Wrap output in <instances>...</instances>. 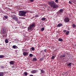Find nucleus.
Listing matches in <instances>:
<instances>
[{
    "instance_id": "f257e3e1",
    "label": "nucleus",
    "mask_w": 76,
    "mask_h": 76,
    "mask_svg": "<svg viewBox=\"0 0 76 76\" xmlns=\"http://www.w3.org/2000/svg\"><path fill=\"white\" fill-rule=\"evenodd\" d=\"M35 27V23H33L28 28V32H29V31H32L33 29Z\"/></svg>"
},
{
    "instance_id": "f03ea898",
    "label": "nucleus",
    "mask_w": 76,
    "mask_h": 76,
    "mask_svg": "<svg viewBox=\"0 0 76 76\" xmlns=\"http://www.w3.org/2000/svg\"><path fill=\"white\" fill-rule=\"evenodd\" d=\"M26 12L24 11H20L18 12V15L20 16H26Z\"/></svg>"
},
{
    "instance_id": "7ed1b4c3",
    "label": "nucleus",
    "mask_w": 76,
    "mask_h": 76,
    "mask_svg": "<svg viewBox=\"0 0 76 76\" xmlns=\"http://www.w3.org/2000/svg\"><path fill=\"white\" fill-rule=\"evenodd\" d=\"M54 1H49L48 2V4L49 5H50L51 7H52L53 4H54Z\"/></svg>"
},
{
    "instance_id": "20e7f679",
    "label": "nucleus",
    "mask_w": 76,
    "mask_h": 76,
    "mask_svg": "<svg viewBox=\"0 0 76 76\" xmlns=\"http://www.w3.org/2000/svg\"><path fill=\"white\" fill-rule=\"evenodd\" d=\"M65 56L66 55H62L60 56V58L61 59H62V60H64V57H65Z\"/></svg>"
},
{
    "instance_id": "39448f33",
    "label": "nucleus",
    "mask_w": 76,
    "mask_h": 76,
    "mask_svg": "<svg viewBox=\"0 0 76 76\" xmlns=\"http://www.w3.org/2000/svg\"><path fill=\"white\" fill-rule=\"evenodd\" d=\"M53 8H57V7H58V5L56 4V3H54L53 6H52Z\"/></svg>"
},
{
    "instance_id": "423d86ee",
    "label": "nucleus",
    "mask_w": 76,
    "mask_h": 76,
    "mask_svg": "<svg viewBox=\"0 0 76 76\" xmlns=\"http://www.w3.org/2000/svg\"><path fill=\"white\" fill-rule=\"evenodd\" d=\"M64 21L65 22H69V18H66L64 19Z\"/></svg>"
},
{
    "instance_id": "0eeeda50",
    "label": "nucleus",
    "mask_w": 76,
    "mask_h": 76,
    "mask_svg": "<svg viewBox=\"0 0 76 76\" xmlns=\"http://www.w3.org/2000/svg\"><path fill=\"white\" fill-rule=\"evenodd\" d=\"M2 34H5L6 33V30L3 29L2 30Z\"/></svg>"
},
{
    "instance_id": "6e6552de",
    "label": "nucleus",
    "mask_w": 76,
    "mask_h": 76,
    "mask_svg": "<svg viewBox=\"0 0 76 76\" xmlns=\"http://www.w3.org/2000/svg\"><path fill=\"white\" fill-rule=\"evenodd\" d=\"M37 72V70H34L31 71V73H36Z\"/></svg>"
},
{
    "instance_id": "1a4fd4ad",
    "label": "nucleus",
    "mask_w": 76,
    "mask_h": 76,
    "mask_svg": "<svg viewBox=\"0 0 76 76\" xmlns=\"http://www.w3.org/2000/svg\"><path fill=\"white\" fill-rule=\"evenodd\" d=\"M12 19H13V20H16V21H18V18H17L16 17L13 18Z\"/></svg>"
},
{
    "instance_id": "9d476101",
    "label": "nucleus",
    "mask_w": 76,
    "mask_h": 76,
    "mask_svg": "<svg viewBox=\"0 0 76 76\" xmlns=\"http://www.w3.org/2000/svg\"><path fill=\"white\" fill-rule=\"evenodd\" d=\"M28 53H27L26 52H24L23 53V56H26V55H28Z\"/></svg>"
},
{
    "instance_id": "9b49d317",
    "label": "nucleus",
    "mask_w": 76,
    "mask_h": 76,
    "mask_svg": "<svg viewBox=\"0 0 76 76\" xmlns=\"http://www.w3.org/2000/svg\"><path fill=\"white\" fill-rule=\"evenodd\" d=\"M63 26V24L59 23L57 27H60L61 26Z\"/></svg>"
},
{
    "instance_id": "f8f14e48",
    "label": "nucleus",
    "mask_w": 76,
    "mask_h": 76,
    "mask_svg": "<svg viewBox=\"0 0 76 76\" xmlns=\"http://www.w3.org/2000/svg\"><path fill=\"white\" fill-rule=\"evenodd\" d=\"M4 75V74L3 72H0V76H3Z\"/></svg>"
},
{
    "instance_id": "ddd939ff",
    "label": "nucleus",
    "mask_w": 76,
    "mask_h": 76,
    "mask_svg": "<svg viewBox=\"0 0 76 76\" xmlns=\"http://www.w3.org/2000/svg\"><path fill=\"white\" fill-rule=\"evenodd\" d=\"M14 61H12L10 62V64H12V65H13L14 64Z\"/></svg>"
},
{
    "instance_id": "4468645a",
    "label": "nucleus",
    "mask_w": 76,
    "mask_h": 76,
    "mask_svg": "<svg viewBox=\"0 0 76 76\" xmlns=\"http://www.w3.org/2000/svg\"><path fill=\"white\" fill-rule=\"evenodd\" d=\"M40 72L41 73H45V71H44L43 69H40Z\"/></svg>"
},
{
    "instance_id": "2eb2a0df",
    "label": "nucleus",
    "mask_w": 76,
    "mask_h": 76,
    "mask_svg": "<svg viewBox=\"0 0 76 76\" xmlns=\"http://www.w3.org/2000/svg\"><path fill=\"white\" fill-rule=\"evenodd\" d=\"M24 74L25 76H27V75H28V74L27 72H24Z\"/></svg>"
},
{
    "instance_id": "dca6fc26",
    "label": "nucleus",
    "mask_w": 76,
    "mask_h": 76,
    "mask_svg": "<svg viewBox=\"0 0 76 76\" xmlns=\"http://www.w3.org/2000/svg\"><path fill=\"white\" fill-rule=\"evenodd\" d=\"M33 61H37V59L35 58H34L33 59Z\"/></svg>"
},
{
    "instance_id": "f3484780",
    "label": "nucleus",
    "mask_w": 76,
    "mask_h": 76,
    "mask_svg": "<svg viewBox=\"0 0 76 76\" xmlns=\"http://www.w3.org/2000/svg\"><path fill=\"white\" fill-rule=\"evenodd\" d=\"M5 43H6L7 44V43L9 42V41H8V40H7V39H6L5 40Z\"/></svg>"
},
{
    "instance_id": "a211bd4d",
    "label": "nucleus",
    "mask_w": 76,
    "mask_h": 76,
    "mask_svg": "<svg viewBox=\"0 0 76 76\" xmlns=\"http://www.w3.org/2000/svg\"><path fill=\"white\" fill-rule=\"evenodd\" d=\"M44 59V58H41L39 59L40 61H42V60H43Z\"/></svg>"
},
{
    "instance_id": "6ab92c4d",
    "label": "nucleus",
    "mask_w": 76,
    "mask_h": 76,
    "mask_svg": "<svg viewBox=\"0 0 76 76\" xmlns=\"http://www.w3.org/2000/svg\"><path fill=\"white\" fill-rule=\"evenodd\" d=\"M64 11L63 9H61L59 10L60 12H63Z\"/></svg>"
},
{
    "instance_id": "aec40b11",
    "label": "nucleus",
    "mask_w": 76,
    "mask_h": 76,
    "mask_svg": "<svg viewBox=\"0 0 76 76\" xmlns=\"http://www.w3.org/2000/svg\"><path fill=\"white\" fill-rule=\"evenodd\" d=\"M58 41H63V39L61 38H59L58 39Z\"/></svg>"
},
{
    "instance_id": "412c9836",
    "label": "nucleus",
    "mask_w": 76,
    "mask_h": 76,
    "mask_svg": "<svg viewBox=\"0 0 76 76\" xmlns=\"http://www.w3.org/2000/svg\"><path fill=\"white\" fill-rule=\"evenodd\" d=\"M4 16L5 19H7L8 18V16L7 15H5V16Z\"/></svg>"
},
{
    "instance_id": "4be33fe9",
    "label": "nucleus",
    "mask_w": 76,
    "mask_h": 76,
    "mask_svg": "<svg viewBox=\"0 0 76 76\" xmlns=\"http://www.w3.org/2000/svg\"><path fill=\"white\" fill-rule=\"evenodd\" d=\"M69 31H68L66 32V35H69Z\"/></svg>"
},
{
    "instance_id": "5701e85b",
    "label": "nucleus",
    "mask_w": 76,
    "mask_h": 76,
    "mask_svg": "<svg viewBox=\"0 0 76 76\" xmlns=\"http://www.w3.org/2000/svg\"><path fill=\"white\" fill-rule=\"evenodd\" d=\"M4 57V55H0V58H2Z\"/></svg>"
},
{
    "instance_id": "b1692460",
    "label": "nucleus",
    "mask_w": 76,
    "mask_h": 76,
    "mask_svg": "<svg viewBox=\"0 0 76 76\" xmlns=\"http://www.w3.org/2000/svg\"><path fill=\"white\" fill-rule=\"evenodd\" d=\"M31 50L32 51H34V50H35V48H34V47H32Z\"/></svg>"
},
{
    "instance_id": "393cba45",
    "label": "nucleus",
    "mask_w": 76,
    "mask_h": 76,
    "mask_svg": "<svg viewBox=\"0 0 76 76\" xmlns=\"http://www.w3.org/2000/svg\"><path fill=\"white\" fill-rule=\"evenodd\" d=\"M71 63H69V64H67V66H72V65H71Z\"/></svg>"
},
{
    "instance_id": "a878e982",
    "label": "nucleus",
    "mask_w": 76,
    "mask_h": 76,
    "mask_svg": "<svg viewBox=\"0 0 76 76\" xmlns=\"http://www.w3.org/2000/svg\"><path fill=\"white\" fill-rule=\"evenodd\" d=\"M42 20H45V18H42L41 19Z\"/></svg>"
},
{
    "instance_id": "bb28decb",
    "label": "nucleus",
    "mask_w": 76,
    "mask_h": 76,
    "mask_svg": "<svg viewBox=\"0 0 76 76\" xmlns=\"http://www.w3.org/2000/svg\"><path fill=\"white\" fill-rule=\"evenodd\" d=\"M54 58H55V57L54 56H53L52 57L51 59H52V60H54Z\"/></svg>"
},
{
    "instance_id": "cd10ccee",
    "label": "nucleus",
    "mask_w": 76,
    "mask_h": 76,
    "mask_svg": "<svg viewBox=\"0 0 76 76\" xmlns=\"http://www.w3.org/2000/svg\"><path fill=\"white\" fill-rule=\"evenodd\" d=\"M45 28H41V30L42 31H44Z\"/></svg>"
},
{
    "instance_id": "c85d7f7f",
    "label": "nucleus",
    "mask_w": 76,
    "mask_h": 76,
    "mask_svg": "<svg viewBox=\"0 0 76 76\" xmlns=\"http://www.w3.org/2000/svg\"><path fill=\"white\" fill-rule=\"evenodd\" d=\"M72 26L73 27V28H75L76 27V25L75 24H73L72 25Z\"/></svg>"
},
{
    "instance_id": "c756f323",
    "label": "nucleus",
    "mask_w": 76,
    "mask_h": 76,
    "mask_svg": "<svg viewBox=\"0 0 76 76\" xmlns=\"http://www.w3.org/2000/svg\"><path fill=\"white\" fill-rule=\"evenodd\" d=\"M33 56V55L32 54H30L29 56L30 57H32Z\"/></svg>"
},
{
    "instance_id": "7c9ffc66",
    "label": "nucleus",
    "mask_w": 76,
    "mask_h": 76,
    "mask_svg": "<svg viewBox=\"0 0 76 76\" xmlns=\"http://www.w3.org/2000/svg\"><path fill=\"white\" fill-rule=\"evenodd\" d=\"M13 48H14V49H15L16 48V46L15 45H13Z\"/></svg>"
},
{
    "instance_id": "2f4dec72",
    "label": "nucleus",
    "mask_w": 76,
    "mask_h": 76,
    "mask_svg": "<svg viewBox=\"0 0 76 76\" xmlns=\"http://www.w3.org/2000/svg\"><path fill=\"white\" fill-rule=\"evenodd\" d=\"M35 17L36 18H37V17H39V15H37L35 16Z\"/></svg>"
},
{
    "instance_id": "473e14b6",
    "label": "nucleus",
    "mask_w": 76,
    "mask_h": 76,
    "mask_svg": "<svg viewBox=\"0 0 76 76\" xmlns=\"http://www.w3.org/2000/svg\"><path fill=\"white\" fill-rule=\"evenodd\" d=\"M55 2L56 3H58V0H56Z\"/></svg>"
},
{
    "instance_id": "72a5a7b5",
    "label": "nucleus",
    "mask_w": 76,
    "mask_h": 76,
    "mask_svg": "<svg viewBox=\"0 0 76 76\" xmlns=\"http://www.w3.org/2000/svg\"><path fill=\"white\" fill-rule=\"evenodd\" d=\"M69 4H72V2H71V1H69Z\"/></svg>"
},
{
    "instance_id": "f704fd0d",
    "label": "nucleus",
    "mask_w": 76,
    "mask_h": 76,
    "mask_svg": "<svg viewBox=\"0 0 76 76\" xmlns=\"http://www.w3.org/2000/svg\"><path fill=\"white\" fill-rule=\"evenodd\" d=\"M30 1L31 2H33L34 1V0H30Z\"/></svg>"
},
{
    "instance_id": "c9c22d12",
    "label": "nucleus",
    "mask_w": 76,
    "mask_h": 76,
    "mask_svg": "<svg viewBox=\"0 0 76 76\" xmlns=\"http://www.w3.org/2000/svg\"><path fill=\"white\" fill-rule=\"evenodd\" d=\"M46 51H47V50L46 49H45L44 50V51H45V52H46Z\"/></svg>"
},
{
    "instance_id": "e433bc0d",
    "label": "nucleus",
    "mask_w": 76,
    "mask_h": 76,
    "mask_svg": "<svg viewBox=\"0 0 76 76\" xmlns=\"http://www.w3.org/2000/svg\"><path fill=\"white\" fill-rule=\"evenodd\" d=\"M64 32H66V30H64Z\"/></svg>"
},
{
    "instance_id": "4c0bfd02",
    "label": "nucleus",
    "mask_w": 76,
    "mask_h": 76,
    "mask_svg": "<svg viewBox=\"0 0 76 76\" xmlns=\"http://www.w3.org/2000/svg\"><path fill=\"white\" fill-rule=\"evenodd\" d=\"M30 76H34V75H30Z\"/></svg>"
},
{
    "instance_id": "58836bf2",
    "label": "nucleus",
    "mask_w": 76,
    "mask_h": 76,
    "mask_svg": "<svg viewBox=\"0 0 76 76\" xmlns=\"http://www.w3.org/2000/svg\"><path fill=\"white\" fill-rule=\"evenodd\" d=\"M42 51H40V53H42Z\"/></svg>"
},
{
    "instance_id": "ea45409f",
    "label": "nucleus",
    "mask_w": 76,
    "mask_h": 76,
    "mask_svg": "<svg viewBox=\"0 0 76 76\" xmlns=\"http://www.w3.org/2000/svg\"><path fill=\"white\" fill-rule=\"evenodd\" d=\"M12 67H13H13H14V66H12Z\"/></svg>"
},
{
    "instance_id": "a19ab883",
    "label": "nucleus",
    "mask_w": 76,
    "mask_h": 76,
    "mask_svg": "<svg viewBox=\"0 0 76 76\" xmlns=\"http://www.w3.org/2000/svg\"><path fill=\"white\" fill-rule=\"evenodd\" d=\"M6 36H7V34H6Z\"/></svg>"
}]
</instances>
